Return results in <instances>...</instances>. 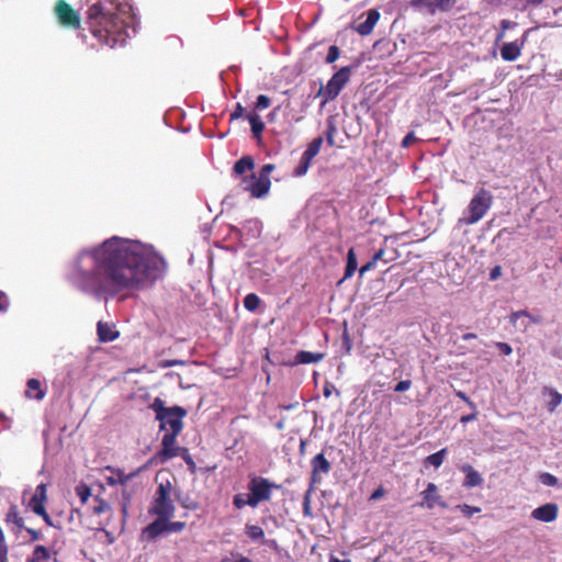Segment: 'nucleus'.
<instances>
[{"instance_id": "4468645a", "label": "nucleus", "mask_w": 562, "mask_h": 562, "mask_svg": "<svg viewBox=\"0 0 562 562\" xmlns=\"http://www.w3.org/2000/svg\"><path fill=\"white\" fill-rule=\"evenodd\" d=\"M526 35H527V33H525L520 40L505 43L502 46L501 56L505 61H514L521 55V50H522L526 40H527Z\"/></svg>"}, {"instance_id": "f8f14e48", "label": "nucleus", "mask_w": 562, "mask_h": 562, "mask_svg": "<svg viewBox=\"0 0 562 562\" xmlns=\"http://www.w3.org/2000/svg\"><path fill=\"white\" fill-rule=\"evenodd\" d=\"M422 502L417 504V506L423 508L432 509L437 505L446 508L447 504L442 501L441 496L438 494V487L435 483H428L426 490L422 492Z\"/></svg>"}, {"instance_id": "f257e3e1", "label": "nucleus", "mask_w": 562, "mask_h": 562, "mask_svg": "<svg viewBox=\"0 0 562 562\" xmlns=\"http://www.w3.org/2000/svg\"><path fill=\"white\" fill-rule=\"evenodd\" d=\"M165 269L164 258L151 248L115 236L81 250L68 267V280L83 293L113 297L154 283Z\"/></svg>"}, {"instance_id": "7ed1b4c3", "label": "nucleus", "mask_w": 562, "mask_h": 562, "mask_svg": "<svg viewBox=\"0 0 562 562\" xmlns=\"http://www.w3.org/2000/svg\"><path fill=\"white\" fill-rule=\"evenodd\" d=\"M280 485L271 482L263 476H250L247 488L249 493H238L233 497V506L240 510L246 506L251 508L258 507L262 502H270L273 490H278Z\"/></svg>"}, {"instance_id": "f704fd0d", "label": "nucleus", "mask_w": 562, "mask_h": 562, "mask_svg": "<svg viewBox=\"0 0 562 562\" xmlns=\"http://www.w3.org/2000/svg\"><path fill=\"white\" fill-rule=\"evenodd\" d=\"M323 145V137L318 136L316 138H314L306 147V149L304 150V153L313 156V157H316L321 150V147Z\"/></svg>"}, {"instance_id": "603ef678", "label": "nucleus", "mask_w": 562, "mask_h": 562, "mask_svg": "<svg viewBox=\"0 0 562 562\" xmlns=\"http://www.w3.org/2000/svg\"><path fill=\"white\" fill-rule=\"evenodd\" d=\"M23 530H25L30 535L32 542L42 539V533L33 528L25 527Z\"/></svg>"}, {"instance_id": "69168bd1", "label": "nucleus", "mask_w": 562, "mask_h": 562, "mask_svg": "<svg viewBox=\"0 0 562 562\" xmlns=\"http://www.w3.org/2000/svg\"><path fill=\"white\" fill-rule=\"evenodd\" d=\"M170 379L172 380L173 384H177L178 386H182V381L179 374H170Z\"/></svg>"}, {"instance_id": "e433bc0d", "label": "nucleus", "mask_w": 562, "mask_h": 562, "mask_svg": "<svg viewBox=\"0 0 562 562\" xmlns=\"http://www.w3.org/2000/svg\"><path fill=\"white\" fill-rule=\"evenodd\" d=\"M271 105V99L266 94H260L257 97L255 103V110L262 111L268 109Z\"/></svg>"}, {"instance_id": "680f3d73", "label": "nucleus", "mask_w": 562, "mask_h": 562, "mask_svg": "<svg viewBox=\"0 0 562 562\" xmlns=\"http://www.w3.org/2000/svg\"><path fill=\"white\" fill-rule=\"evenodd\" d=\"M384 488L380 486L371 494L370 499H379L384 495Z\"/></svg>"}, {"instance_id": "72a5a7b5", "label": "nucleus", "mask_w": 562, "mask_h": 562, "mask_svg": "<svg viewBox=\"0 0 562 562\" xmlns=\"http://www.w3.org/2000/svg\"><path fill=\"white\" fill-rule=\"evenodd\" d=\"M75 491L82 504H86L91 496V488L86 483L78 484Z\"/></svg>"}, {"instance_id": "37998d69", "label": "nucleus", "mask_w": 562, "mask_h": 562, "mask_svg": "<svg viewBox=\"0 0 562 562\" xmlns=\"http://www.w3.org/2000/svg\"><path fill=\"white\" fill-rule=\"evenodd\" d=\"M459 508L462 512V514L467 517H471L472 515L481 512L480 507L470 506L468 504L460 505Z\"/></svg>"}, {"instance_id": "6e6552de", "label": "nucleus", "mask_w": 562, "mask_h": 562, "mask_svg": "<svg viewBox=\"0 0 562 562\" xmlns=\"http://www.w3.org/2000/svg\"><path fill=\"white\" fill-rule=\"evenodd\" d=\"M54 13L60 25L77 30L80 27L81 20L79 13L65 0H57Z\"/></svg>"}, {"instance_id": "ea45409f", "label": "nucleus", "mask_w": 562, "mask_h": 562, "mask_svg": "<svg viewBox=\"0 0 562 562\" xmlns=\"http://www.w3.org/2000/svg\"><path fill=\"white\" fill-rule=\"evenodd\" d=\"M339 55H340L339 47L336 46V45H331L328 48V53H327V56H326V63L327 64L335 63L339 58Z\"/></svg>"}, {"instance_id": "79ce46f5", "label": "nucleus", "mask_w": 562, "mask_h": 562, "mask_svg": "<svg viewBox=\"0 0 562 562\" xmlns=\"http://www.w3.org/2000/svg\"><path fill=\"white\" fill-rule=\"evenodd\" d=\"M186 528L183 521H170L167 520V532H181Z\"/></svg>"}, {"instance_id": "cd10ccee", "label": "nucleus", "mask_w": 562, "mask_h": 562, "mask_svg": "<svg viewBox=\"0 0 562 562\" xmlns=\"http://www.w3.org/2000/svg\"><path fill=\"white\" fill-rule=\"evenodd\" d=\"M313 159V156L303 151L299 165L293 170V176L303 177L307 172Z\"/></svg>"}, {"instance_id": "b1692460", "label": "nucleus", "mask_w": 562, "mask_h": 562, "mask_svg": "<svg viewBox=\"0 0 562 562\" xmlns=\"http://www.w3.org/2000/svg\"><path fill=\"white\" fill-rule=\"evenodd\" d=\"M324 358L322 352L301 350L296 353L294 364H308L319 362Z\"/></svg>"}, {"instance_id": "a211bd4d", "label": "nucleus", "mask_w": 562, "mask_h": 562, "mask_svg": "<svg viewBox=\"0 0 562 562\" xmlns=\"http://www.w3.org/2000/svg\"><path fill=\"white\" fill-rule=\"evenodd\" d=\"M270 187V179L252 175V181L245 188V190L250 191L254 198H262L269 192Z\"/></svg>"}, {"instance_id": "2f4dec72", "label": "nucleus", "mask_w": 562, "mask_h": 562, "mask_svg": "<svg viewBox=\"0 0 562 562\" xmlns=\"http://www.w3.org/2000/svg\"><path fill=\"white\" fill-rule=\"evenodd\" d=\"M446 454L447 448H442L441 450L428 456L426 462L434 465L435 468H439L443 463Z\"/></svg>"}, {"instance_id": "0e129e2a", "label": "nucleus", "mask_w": 562, "mask_h": 562, "mask_svg": "<svg viewBox=\"0 0 562 562\" xmlns=\"http://www.w3.org/2000/svg\"><path fill=\"white\" fill-rule=\"evenodd\" d=\"M453 346L456 347L454 352H456L457 355H465V353H467L465 348H464L463 346L458 345V342H457V341H453Z\"/></svg>"}, {"instance_id": "864d4df0", "label": "nucleus", "mask_w": 562, "mask_h": 562, "mask_svg": "<svg viewBox=\"0 0 562 562\" xmlns=\"http://www.w3.org/2000/svg\"><path fill=\"white\" fill-rule=\"evenodd\" d=\"M376 266V261H374L372 258L370 261H368L366 265H363L360 269H359V273L360 276H363L366 272L374 269Z\"/></svg>"}, {"instance_id": "58836bf2", "label": "nucleus", "mask_w": 562, "mask_h": 562, "mask_svg": "<svg viewBox=\"0 0 562 562\" xmlns=\"http://www.w3.org/2000/svg\"><path fill=\"white\" fill-rule=\"evenodd\" d=\"M372 259L376 262L382 261L384 263H389L395 260V256H387L385 249L381 248L372 256Z\"/></svg>"}, {"instance_id": "052dcab7", "label": "nucleus", "mask_w": 562, "mask_h": 562, "mask_svg": "<svg viewBox=\"0 0 562 562\" xmlns=\"http://www.w3.org/2000/svg\"><path fill=\"white\" fill-rule=\"evenodd\" d=\"M181 505L182 507L187 508V509H196L198 508V503L193 502V501H190V499H184L181 502Z\"/></svg>"}, {"instance_id": "a18cd8bd", "label": "nucleus", "mask_w": 562, "mask_h": 562, "mask_svg": "<svg viewBox=\"0 0 562 562\" xmlns=\"http://www.w3.org/2000/svg\"><path fill=\"white\" fill-rule=\"evenodd\" d=\"M417 140V137L415 136V133L414 132H409L403 139H402V147L403 148H407L409 147L413 143H415Z\"/></svg>"}, {"instance_id": "a878e982", "label": "nucleus", "mask_w": 562, "mask_h": 562, "mask_svg": "<svg viewBox=\"0 0 562 562\" xmlns=\"http://www.w3.org/2000/svg\"><path fill=\"white\" fill-rule=\"evenodd\" d=\"M255 168V161L250 156H244L240 159H238L234 167L233 172L236 176H241L246 171H252Z\"/></svg>"}, {"instance_id": "09e8293b", "label": "nucleus", "mask_w": 562, "mask_h": 562, "mask_svg": "<svg viewBox=\"0 0 562 562\" xmlns=\"http://www.w3.org/2000/svg\"><path fill=\"white\" fill-rule=\"evenodd\" d=\"M543 2V0H519L521 4V10H527L530 7H538Z\"/></svg>"}, {"instance_id": "ddd939ff", "label": "nucleus", "mask_w": 562, "mask_h": 562, "mask_svg": "<svg viewBox=\"0 0 562 562\" xmlns=\"http://www.w3.org/2000/svg\"><path fill=\"white\" fill-rule=\"evenodd\" d=\"M364 15V13L359 18L361 19ZM366 20L363 22L359 23H352L351 30L360 34L361 36H367L372 33L375 24L380 20V12L376 9H370L366 12Z\"/></svg>"}, {"instance_id": "bf43d9fd", "label": "nucleus", "mask_w": 562, "mask_h": 562, "mask_svg": "<svg viewBox=\"0 0 562 562\" xmlns=\"http://www.w3.org/2000/svg\"><path fill=\"white\" fill-rule=\"evenodd\" d=\"M281 109V105H277L276 108H273V110L268 114L267 119L270 123L274 122L277 116H278V113Z\"/></svg>"}, {"instance_id": "4d7b16f0", "label": "nucleus", "mask_w": 562, "mask_h": 562, "mask_svg": "<svg viewBox=\"0 0 562 562\" xmlns=\"http://www.w3.org/2000/svg\"><path fill=\"white\" fill-rule=\"evenodd\" d=\"M37 515L44 519L46 525L54 527V528H60L59 526H57L56 524L53 522V520H52L50 516L47 514L46 509H44L43 514H37Z\"/></svg>"}, {"instance_id": "f03ea898", "label": "nucleus", "mask_w": 562, "mask_h": 562, "mask_svg": "<svg viewBox=\"0 0 562 562\" xmlns=\"http://www.w3.org/2000/svg\"><path fill=\"white\" fill-rule=\"evenodd\" d=\"M88 29L100 45L114 48L136 32V15L128 3L98 0L87 11Z\"/></svg>"}, {"instance_id": "c85d7f7f", "label": "nucleus", "mask_w": 562, "mask_h": 562, "mask_svg": "<svg viewBox=\"0 0 562 562\" xmlns=\"http://www.w3.org/2000/svg\"><path fill=\"white\" fill-rule=\"evenodd\" d=\"M356 270H357V257H356L355 250L352 248H350L347 254L345 279L352 277Z\"/></svg>"}, {"instance_id": "8fccbe9b", "label": "nucleus", "mask_w": 562, "mask_h": 562, "mask_svg": "<svg viewBox=\"0 0 562 562\" xmlns=\"http://www.w3.org/2000/svg\"><path fill=\"white\" fill-rule=\"evenodd\" d=\"M496 347L505 356H509L513 352V348L507 342H496Z\"/></svg>"}, {"instance_id": "39448f33", "label": "nucleus", "mask_w": 562, "mask_h": 562, "mask_svg": "<svg viewBox=\"0 0 562 562\" xmlns=\"http://www.w3.org/2000/svg\"><path fill=\"white\" fill-rule=\"evenodd\" d=\"M172 484L170 481L159 483L148 513L155 516L172 518L175 515V504L171 498Z\"/></svg>"}, {"instance_id": "a19ab883", "label": "nucleus", "mask_w": 562, "mask_h": 562, "mask_svg": "<svg viewBox=\"0 0 562 562\" xmlns=\"http://www.w3.org/2000/svg\"><path fill=\"white\" fill-rule=\"evenodd\" d=\"M540 482L546 486H555L558 484V477L551 473H542L540 474Z\"/></svg>"}, {"instance_id": "423d86ee", "label": "nucleus", "mask_w": 562, "mask_h": 562, "mask_svg": "<svg viewBox=\"0 0 562 562\" xmlns=\"http://www.w3.org/2000/svg\"><path fill=\"white\" fill-rule=\"evenodd\" d=\"M351 76V67L345 66L341 67L337 72H335L331 78L328 80L325 88H321L318 94L324 95V102L331 101L338 97L340 91L347 85Z\"/></svg>"}, {"instance_id": "2eb2a0df", "label": "nucleus", "mask_w": 562, "mask_h": 562, "mask_svg": "<svg viewBox=\"0 0 562 562\" xmlns=\"http://www.w3.org/2000/svg\"><path fill=\"white\" fill-rule=\"evenodd\" d=\"M558 505L554 503L544 504L532 510L531 517L543 522H552L558 517Z\"/></svg>"}, {"instance_id": "4c0bfd02", "label": "nucleus", "mask_w": 562, "mask_h": 562, "mask_svg": "<svg viewBox=\"0 0 562 562\" xmlns=\"http://www.w3.org/2000/svg\"><path fill=\"white\" fill-rule=\"evenodd\" d=\"M45 389H25L24 395L27 398H35L37 401H41L45 396Z\"/></svg>"}, {"instance_id": "338daca9", "label": "nucleus", "mask_w": 562, "mask_h": 562, "mask_svg": "<svg viewBox=\"0 0 562 562\" xmlns=\"http://www.w3.org/2000/svg\"><path fill=\"white\" fill-rule=\"evenodd\" d=\"M26 386H41V381L35 378L29 379L26 382Z\"/></svg>"}, {"instance_id": "412c9836", "label": "nucleus", "mask_w": 562, "mask_h": 562, "mask_svg": "<svg viewBox=\"0 0 562 562\" xmlns=\"http://www.w3.org/2000/svg\"><path fill=\"white\" fill-rule=\"evenodd\" d=\"M461 471L465 474V479L463 481L464 487H475L482 485L483 479L481 474L472 468V465L464 464L462 465Z\"/></svg>"}, {"instance_id": "e2e57ef3", "label": "nucleus", "mask_w": 562, "mask_h": 562, "mask_svg": "<svg viewBox=\"0 0 562 562\" xmlns=\"http://www.w3.org/2000/svg\"><path fill=\"white\" fill-rule=\"evenodd\" d=\"M520 316H529L528 312L526 311H518V312H515L512 314L510 316V321L513 323H515L517 321V318H519Z\"/></svg>"}, {"instance_id": "7c9ffc66", "label": "nucleus", "mask_w": 562, "mask_h": 562, "mask_svg": "<svg viewBox=\"0 0 562 562\" xmlns=\"http://www.w3.org/2000/svg\"><path fill=\"white\" fill-rule=\"evenodd\" d=\"M93 501H94V506L92 508V513L94 515H102V514L109 513L111 510V506L105 499H103L99 496H95Z\"/></svg>"}, {"instance_id": "1a4fd4ad", "label": "nucleus", "mask_w": 562, "mask_h": 562, "mask_svg": "<svg viewBox=\"0 0 562 562\" xmlns=\"http://www.w3.org/2000/svg\"><path fill=\"white\" fill-rule=\"evenodd\" d=\"M331 471V463L324 452H319L311 460L310 491L321 484L323 477Z\"/></svg>"}, {"instance_id": "c756f323", "label": "nucleus", "mask_w": 562, "mask_h": 562, "mask_svg": "<svg viewBox=\"0 0 562 562\" xmlns=\"http://www.w3.org/2000/svg\"><path fill=\"white\" fill-rule=\"evenodd\" d=\"M260 303L261 300L256 293H249L244 297V306L249 312H256Z\"/></svg>"}, {"instance_id": "393cba45", "label": "nucleus", "mask_w": 562, "mask_h": 562, "mask_svg": "<svg viewBox=\"0 0 562 562\" xmlns=\"http://www.w3.org/2000/svg\"><path fill=\"white\" fill-rule=\"evenodd\" d=\"M542 396L547 403L549 412L551 413L554 412L562 401V394L557 392L554 389H544Z\"/></svg>"}, {"instance_id": "473e14b6", "label": "nucleus", "mask_w": 562, "mask_h": 562, "mask_svg": "<svg viewBox=\"0 0 562 562\" xmlns=\"http://www.w3.org/2000/svg\"><path fill=\"white\" fill-rule=\"evenodd\" d=\"M246 535L251 540H261L265 538L263 529L257 525H246Z\"/></svg>"}, {"instance_id": "4be33fe9", "label": "nucleus", "mask_w": 562, "mask_h": 562, "mask_svg": "<svg viewBox=\"0 0 562 562\" xmlns=\"http://www.w3.org/2000/svg\"><path fill=\"white\" fill-rule=\"evenodd\" d=\"M97 334L102 342L113 341L119 337V331L114 330L112 325L101 321L97 324Z\"/></svg>"}, {"instance_id": "20e7f679", "label": "nucleus", "mask_w": 562, "mask_h": 562, "mask_svg": "<svg viewBox=\"0 0 562 562\" xmlns=\"http://www.w3.org/2000/svg\"><path fill=\"white\" fill-rule=\"evenodd\" d=\"M493 202V194L487 189L480 188L471 198L463 216L459 218V223L462 225L476 224L487 214Z\"/></svg>"}, {"instance_id": "de8ad7c7", "label": "nucleus", "mask_w": 562, "mask_h": 562, "mask_svg": "<svg viewBox=\"0 0 562 562\" xmlns=\"http://www.w3.org/2000/svg\"><path fill=\"white\" fill-rule=\"evenodd\" d=\"M274 170V165L272 164H267V165H263L259 171V176L266 178V179H270V173Z\"/></svg>"}, {"instance_id": "774afa93", "label": "nucleus", "mask_w": 562, "mask_h": 562, "mask_svg": "<svg viewBox=\"0 0 562 562\" xmlns=\"http://www.w3.org/2000/svg\"><path fill=\"white\" fill-rule=\"evenodd\" d=\"M512 22L508 21V20H502L501 22V29L506 31L507 29H510L512 27Z\"/></svg>"}, {"instance_id": "3c124183", "label": "nucleus", "mask_w": 562, "mask_h": 562, "mask_svg": "<svg viewBox=\"0 0 562 562\" xmlns=\"http://www.w3.org/2000/svg\"><path fill=\"white\" fill-rule=\"evenodd\" d=\"M9 308V300L7 297V294L0 290V313L7 312Z\"/></svg>"}, {"instance_id": "f3484780", "label": "nucleus", "mask_w": 562, "mask_h": 562, "mask_svg": "<svg viewBox=\"0 0 562 562\" xmlns=\"http://www.w3.org/2000/svg\"><path fill=\"white\" fill-rule=\"evenodd\" d=\"M157 518L147 525L143 529V536H145L148 540H154L164 532H167V520H170L169 517L156 516Z\"/></svg>"}, {"instance_id": "c9c22d12", "label": "nucleus", "mask_w": 562, "mask_h": 562, "mask_svg": "<svg viewBox=\"0 0 562 562\" xmlns=\"http://www.w3.org/2000/svg\"><path fill=\"white\" fill-rule=\"evenodd\" d=\"M179 456H181V458L183 459V461L188 465L190 472L191 473H195L196 472V464L193 461L191 454L189 453V450L187 448H182V450L180 451Z\"/></svg>"}, {"instance_id": "c03bdc74", "label": "nucleus", "mask_w": 562, "mask_h": 562, "mask_svg": "<svg viewBox=\"0 0 562 562\" xmlns=\"http://www.w3.org/2000/svg\"><path fill=\"white\" fill-rule=\"evenodd\" d=\"M151 408L156 413V418H159L160 415H164V409H169V407L164 406V402L160 398H156L151 404Z\"/></svg>"}, {"instance_id": "5701e85b", "label": "nucleus", "mask_w": 562, "mask_h": 562, "mask_svg": "<svg viewBox=\"0 0 562 562\" xmlns=\"http://www.w3.org/2000/svg\"><path fill=\"white\" fill-rule=\"evenodd\" d=\"M251 128V133L254 138L258 142L261 140V134L265 130V123L261 121L259 114L257 112H251L246 115Z\"/></svg>"}, {"instance_id": "6ab92c4d", "label": "nucleus", "mask_w": 562, "mask_h": 562, "mask_svg": "<svg viewBox=\"0 0 562 562\" xmlns=\"http://www.w3.org/2000/svg\"><path fill=\"white\" fill-rule=\"evenodd\" d=\"M4 521L8 526L13 525V527L11 528V531L15 535H19L25 528L24 519L20 515L19 507L15 504H12L9 507V509L5 514V517H4Z\"/></svg>"}, {"instance_id": "aec40b11", "label": "nucleus", "mask_w": 562, "mask_h": 562, "mask_svg": "<svg viewBox=\"0 0 562 562\" xmlns=\"http://www.w3.org/2000/svg\"><path fill=\"white\" fill-rule=\"evenodd\" d=\"M46 485L40 484L37 485L35 493L30 499L29 506L33 510L34 514H43L45 509L46 502Z\"/></svg>"}, {"instance_id": "5fc2aeb1", "label": "nucleus", "mask_w": 562, "mask_h": 562, "mask_svg": "<svg viewBox=\"0 0 562 562\" xmlns=\"http://www.w3.org/2000/svg\"><path fill=\"white\" fill-rule=\"evenodd\" d=\"M477 417V412H471L470 414L468 415H463L461 418H460V422L462 424H467V423H470V422H473L475 420Z\"/></svg>"}, {"instance_id": "9b49d317", "label": "nucleus", "mask_w": 562, "mask_h": 562, "mask_svg": "<svg viewBox=\"0 0 562 562\" xmlns=\"http://www.w3.org/2000/svg\"><path fill=\"white\" fill-rule=\"evenodd\" d=\"M457 1L458 0H412L409 5L419 12L434 15L437 12H449L456 5Z\"/></svg>"}, {"instance_id": "6e6d98bb", "label": "nucleus", "mask_w": 562, "mask_h": 562, "mask_svg": "<svg viewBox=\"0 0 562 562\" xmlns=\"http://www.w3.org/2000/svg\"><path fill=\"white\" fill-rule=\"evenodd\" d=\"M303 513L305 516H311L310 491L306 493L304 497Z\"/></svg>"}, {"instance_id": "49530a36", "label": "nucleus", "mask_w": 562, "mask_h": 562, "mask_svg": "<svg viewBox=\"0 0 562 562\" xmlns=\"http://www.w3.org/2000/svg\"><path fill=\"white\" fill-rule=\"evenodd\" d=\"M244 112H245L244 106L240 103H237L235 106V110L231 113L229 120L235 121V120L243 117Z\"/></svg>"}, {"instance_id": "13d9d810", "label": "nucleus", "mask_w": 562, "mask_h": 562, "mask_svg": "<svg viewBox=\"0 0 562 562\" xmlns=\"http://www.w3.org/2000/svg\"><path fill=\"white\" fill-rule=\"evenodd\" d=\"M501 274H502V268H501V266H495V267L491 270V272H490V278H491V280H496V279H498V278L501 277Z\"/></svg>"}, {"instance_id": "bb28decb", "label": "nucleus", "mask_w": 562, "mask_h": 562, "mask_svg": "<svg viewBox=\"0 0 562 562\" xmlns=\"http://www.w3.org/2000/svg\"><path fill=\"white\" fill-rule=\"evenodd\" d=\"M50 558L48 549L42 544L34 548L32 554L26 559V562H44Z\"/></svg>"}, {"instance_id": "0eeeda50", "label": "nucleus", "mask_w": 562, "mask_h": 562, "mask_svg": "<svg viewBox=\"0 0 562 562\" xmlns=\"http://www.w3.org/2000/svg\"><path fill=\"white\" fill-rule=\"evenodd\" d=\"M165 414L157 418L160 422L159 429L166 430L165 434L179 435L183 429V417L187 411L180 406L169 407L162 411Z\"/></svg>"}, {"instance_id": "dca6fc26", "label": "nucleus", "mask_w": 562, "mask_h": 562, "mask_svg": "<svg viewBox=\"0 0 562 562\" xmlns=\"http://www.w3.org/2000/svg\"><path fill=\"white\" fill-rule=\"evenodd\" d=\"M105 471L111 472V475L106 476V479H105L106 483L110 486H114V485H119V484L125 485L130 480L135 477L142 471V469L139 468L130 474H125L123 470L115 469L113 467L108 465V467H105Z\"/></svg>"}, {"instance_id": "9d476101", "label": "nucleus", "mask_w": 562, "mask_h": 562, "mask_svg": "<svg viewBox=\"0 0 562 562\" xmlns=\"http://www.w3.org/2000/svg\"><path fill=\"white\" fill-rule=\"evenodd\" d=\"M178 435L164 434L161 439V449L156 452L151 461L157 463H165L168 460L178 457L183 447L177 446Z\"/></svg>"}]
</instances>
